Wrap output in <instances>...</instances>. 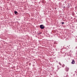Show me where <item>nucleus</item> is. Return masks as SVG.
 Returning <instances> with one entry per match:
<instances>
[{
  "instance_id": "1",
  "label": "nucleus",
  "mask_w": 77,
  "mask_h": 77,
  "mask_svg": "<svg viewBox=\"0 0 77 77\" xmlns=\"http://www.w3.org/2000/svg\"><path fill=\"white\" fill-rule=\"evenodd\" d=\"M40 28L41 29H44L45 28V26L43 25H41L40 26Z\"/></svg>"
},
{
  "instance_id": "2",
  "label": "nucleus",
  "mask_w": 77,
  "mask_h": 77,
  "mask_svg": "<svg viewBox=\"0 0 77 77\" xmlns=\"http://www.w3.org/2000/svg\"><path fill=\"white\" fill-rule=\"evenodd\" d=\"M65 70L66 72H68V71H69V68L68 67H66L65 68Z\"/></svg>"
},
{
  "instance_id": "3",
  "label": "nucleus",
  "mask_w": 77,
  "mask_h": 77,
  "mask_svg": "<svg viewBox=\"0 0 77 77\" xmlns=\"http://www.w3.org/2000/svg\"><path fill=\"white\" fill-rule=\"evenodd\" d=\"M72 64H74L75 63V61L74 60H72Z\"/></svg>"
},
{
  "instance_id": "4",
  "label": "nucleus",
  "mask_w": 77,
  "mask_h": 77,
  "mask_svg": "<svg viewBox=\"0 0 77 77\" xmlns=\"http://www.w3.org/2000/svg\"><path fill=\"white\" fill-rule=\"evenodd\" d=\"M64 77H69V76H68V74H67V75H64Z\"/></svg>"
},
{
  "instance_id": "5",
  "label": "nucleus",
  "mask_w": 77,
  "mask_h": 77,
  "mask_svg": "<svg viewBox=\"0 0 77 77\" xmlns=\"http://www.w3.org/2000/svg\"><path fill=\"white\" fill-rule=\"evenodd\" d=\"M17 13H18V12H17V11H14V14H17Z\"/></svg>"
},
{
  "instance_id": "6",
  "label": "nucleus",
  "mask_w": 77,
  "mask_h": 77,
  "mask_svg": "<svg viewBox=\"0 0 77 77\" xmlns=\"http://www.w3.org/2000/svg\"><path fill=\"white\" fill-rule=\"evenodd\" d=\"M66 48H67V49H68V48H69V46H67Z\"/></svg>"
},
{
  "instance_id": "7",
  "label": "nucleus",
  "mask_w": 77,
  "mask_h": 77,
  "mask_svg": "<svg viewBox=\"0 0 77 77\" xmlns=\"http://www.w3.org/2000/svg\"><path fill=\"white\" fill-rule=\"evenodd\" d=\"M64 66H65V64H63L62 66V67H64Z\"/></svg>"
},
{
  "instance_id": "8",
  "label": "nucleus",
  "mask_w": 77,
  "mask_h": 77,
  "mask_svg": "<svg viewBox=\"0 0 77 77\" xmlns=\"http://www.w3.org/2000/svg\"><path fill=\"white\" fill-rule=\"evenodd\" d=\"M62 24H65V23L63 22L62 23Z\"/></svg>"
},
{
  "instance_id": "9",
  "label": "nucleus",
  "mask_w": 77,
  "mask_h": 77,
  "mask_svg": "<svg viewBox=\"0 0 77 77\" xmlns=\"http://www.w3.org/2000/svg\"><path fill=\"white\" fill-rule=\"evenodd\" d=\"M64 75H65V74H66V73H64Z\"/></svg>"
},
{
  "instance_id": "10",
  "label": "nucleus",
  "mask_w": 77,
  "mask_h": 77,
  "mask_svg": "<svg viewBox=\"0 0 77 77\" xmlns=\"http://www.w3.org/2000/svg\"><path fill=\"white\" fill-rule=\"evenodd\" d=\"M65 8V6H64V7H63V8Z\"/></svg>"
},
{
  "instance_id": "11",
  "label": "nucleus",
  "mask_w": 77,
  "mask_h": 77,
  "mask_svg": "<svg viewBox=\"0 0 77 77\" xmlns=\"http://www.w3.org/2000/svg\"><path fill=\"white\" fill-rule=\"evenodd\" d=\"M69 7H70V6H69L68 7H69Z\"/></svg>"
},
{
  "instance_id": "12",
  "label": "nucleus",
  "mask_w": 77,
  "mask_h": 77,
  "mask_svg": "<svg viewBox=\"0 0 77 77\" xmlns=\"http://www.w3.org/2000/svg\"><path fill=\"white\" fill-rule=\"evenodd\" d=\"M55 9H56V8H55Z\"/></svg>"
},
{
  "instance_id": "13",
  "label": "nucleus",
  "mask_w": 77,
  "mask_h": 77,
  "mask_svg": "<svg viewBox=\"0 0 77 77\" xmlns=\"http://www.w3.org/2000/svg\"><path fill=\"white\" fill-rule=\"evenodd\" d=\"M76 41L77 42V40Z\"/></svg>"
}]
</instances>
